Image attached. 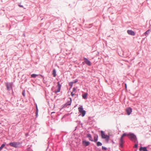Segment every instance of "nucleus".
Segmentation results:
<instances>
[{
    "label": "nucleus",
    "instance_id": "nucleus-18",
    "mask_svg": "<svg viewBox=\"0 0 151 151\" xmlns=\"http://www.w3.org/2000/svg\"><path fill=\"white\" fill-rule=\"evenodd\" d=\"M96 145L97 146H101L102 145V144L100 142H96Z\"/></svg>",
    "mask_w": 151,
    "mask_h": 151
},
{
    "label": "nucleus",
    "instance_id": "nucleus-9",
    "mask_svg": "<svg viewBox=\"0 0 151 151\" xmlns=\"http://www.w3.org/2000/svg\"><path fill=\"white\" fill-rule=\"evenodd\" d=\"M127 33L129 35H134L135 33L134 32L131 30H128L127 31Z\"/></svg>",
    "mask_w": 151,
    "mask_h": 151
},
{
    "label": "nucleus",
    "instance_id": "nucleus-25",
    "mask_svg": "<svg viewBox=\"0 0 151 151\" xmlns=\"http://www.w3.org/2000/svg\"><path fill=\"white\" fill-rule=\"evenodd\" d=\"M76 88H73V91H72V92H73V93H74V92H75V91H76Z\"/></svg>",
    "mask_w": 151,
    "mask_h": 151
},
{
    "label": "nucleus",
    "instance_id": "nucleus-3",
    "mask_svg": "<svg viewBox=\"0 0 151 151\" xmlns=\"http://www.w3.org/2000/svg\"><path fill=\"white\" fill-rule=\"evenodd\" d=\"M78 110L79 112L81 113L83 117L85 116L86 111L85 110H83L82 106H81L80 107L78 108Z\"/></svg>",
    "mask_w": 151,
    "mask_h": 151
},
{
    "label": "nucleus",
    "instance_id": "nucleus-32",
    "mask_svg": "<svg viewBox=\"0 0 151 151\" xmlns=\"http://www.w3.org/2000/svg\"><path fill=\"white\" fill-rule=\"evenodd\" d=\"M19 6H20V7H23V6H22V5H19Z\"/></svg>",
    "mask_w": 151,
    "mask_h": 151
},
{
    "label": "nucleus",
    "instance_id": "nucleus-15",
    "mask_svg": "<svg viewBox=\"0 0 151 151\" xmlns=\"http://www.w3.org/2000/svg\"><path fill=\"white\" fill-rule=\"evenodd\" d=\"M150 30H148L145 33V35L146 36H147L150 33Z\"/></svg>",
    "mask_w": 151,
    "mask_h": 151
},
{
    "label": "nucleus",
    "instance_id": "nucleus-20",
    "mask_svg": "<svg viewBox=\"0 0 151 151\" xmlns=\"http://www.w3.org/2000/svg\"><path fill=\"white\" fill-rule=\"evenodd\" d=\"M5 145L4 144H3L1 145V146L0 147V151H1L2 149L5 146Z\"/></svg>",
    "mask_w": 151,
    "mask_h": 151
},
{
    "label": "nucleus",
    "instance_id": "nucleus-29",
    "mask_svg": "<svg viewBox=\"0 0 151 151\" xmlns=\"http://www.w3.org/2000/svg\"><path fill=\"white\" fill-rule=\"evenodd\" d=\"M36 111H37V112H38V109L37 107V105H36Z\"/></svg>",
    "mask_w": 151,
    "mask_h": 151
},
{
    "label": "nucleus",
    "instance_id": "nucleus-11",
    "mask_svg": "<svg viewBox=\"0 0 151 151\" xmlns=\"http://www.w3.org/2000/svg\"><path fill=\"white\" fill-rule=\"evenodd\" d=\"M124 143V141L123 138H121L120 140V146L121 147H123V144Z\"/></svg>",
    "mask_w": 151,
    "mask_h": 151
},
{
    "label": "nucleus",
    "instance_id": "nucleus-12",
    "mask_svg": "<svg viewBox=\"0 0 151 151\" xmlns=\"http://www.w3.org/2000/svg\"><path fill=\"white\" fill-rule=\"evenodd\" d=\"M139 150L140 151H141L142 150L143 151H147L146 148L145 147H141L139 149Z\"/></svg>",
    "mask_w": 151,
    "mask_h": 151
},
{
    "label": "nucleus",
    "instance_id": "nucleus-2",
    "mask_svg": "<svg viewBox=\"0 0 151 151\" xmlns=\"http://www.w3.org/2000/svg\"><path fill=\"white\" fill-rule=\"evenodd\" d=\"M101 133L102 138L105 139L106 142H108L109 139V137L105 134L103 131H101Z\"/></svg>",
    "mask_w": 151,
    "mask_h": 151
},
{
    "label": "nucleus",
    "instance_id": "nucleus-16",
    "mask_svg": "<svg viewBox=\"0 0 151 151\" xmlns=\"http://www.w3.org/2000/svg\"><path fill=\"white\" fill-rule=\"evenodd\" d=\"M98 137L97 135L96 136H95L94 137V140H93L94 142H96L98 140Z\"/></svg>",
    "mask_w": 151,
    "mask_h": 151
},
{
    "label": "nucleus",
    "instance_id": "nucleus-10",
    "mask_svg": "<svg viewBox=\"0 0 151 151\" xmlns=\"http://www.w3.org/2000/svg\"><path fill=\"white\" fill-rule=\"evenodd\" d=\"M90 143V142L88 141H82V144L85 146H88L89 145Z\"/></svg>",
    "mask_w": 151,
    "mask_h": 151
},
{
    "label": "nucleus",
    "instance_id": "nucleus-6",
    "mask_svg": "<svg viewBox=\"0 0 151 151\" xmlns=\"http://www.w3.org/2000/svg\"><path fill=\"white\" fill-rule=\"evenodd\" d=\"M9 145L12 147H16L17 146V143L16 142H12L9 143Z\"/></svg>",
    "mask_w": 151,
    "mask_h": 151
},
{
    "label": "nucleus",
    "instance_id": "nucleus-33",
    "mask_svg": "<svg viewBox=\"0 0 151 151\" xmlns=\"http://www.w3.org/2000/svg\"><path fill=\"white\" fill-rule=\"evenodd\" d=\"M55 113V112H52L51 113V114H52V113Z\"/></svg>",
    "mask_w": 151,
    "mask_h": 151
},
{
    "label": "nucleus",
    "instance_id": "nucleus-24",
    "mask_svg": "<svg viewBox=\"0 0 151 151\" xmlns=\"http://www.w3.org/2000/svg\"><path fill=\"white\" fill-rule=\"evenodd\" d=\"M22 94L24 96H25V91L24 90L22 92Z\"/></svg>",
    "mask_w": 151,
    "mask_h": 151
},
{
    "label": "nucleus",
    "instance_id": "nucleus-1",
    "mask_svg": "<svg viewBox=\"0 0 151 151\" xmlns=\"http://www.w3.org/2000/svg\"><path fill=\"white\" fill-rule=\"evenodd\" d=\"M127 136L132 141L134 142H135L137 138L136 136L133 134L129 133L127 134Z\"/></svg>",
    "mask_w": 151,
    "mask_h": 151
},
{
    "label": "nucleus",
    "instance_id": "nucleus-7",
    "mask_svg": "<svg viewBox=\"0 0 151 151\" xmlns=\"http://www.w3.org/2000/svg\"><path fill=\"white\" fill-rule=\"evenodd\" d=\"M126 111L127 114L129 115L132 112V109L131 108L129 107L126 109Z\"/></svg>",
    "mask_w": 151,
    "mask_h": 151
},
{
    "label": "nucleus",
    "instance_id": "nucleus-28",
    "mask_svg": "<svg viewBox=\"0 0 151 151\" xmlns=\"http://www.w3.org/2000/svg\"><path fill=\"white\" fill-rule=\"evenodd\" d=\"M137 146H138V145L137 144H135L134 145V147L136 148L137 147Z\"/></svg>",
    "mask_w": 151,
    "mask_h": 151
},
{
    "label": "nucleus",
    "instance_id": "nucleus-13",
    "mask_svg": "<svg viewBox=\"0 0 151 151\" xmlns=\"http://www.w3.org/2000/svg\"><path fill=\"white\" fill-rule=\"evenodd\" d=\"M87 137L89 138L90 140L93 141V140H92V137L91 135L90 134H88L87 135Z\"/></svg>",
    "mask_w": 151,
    "mask_h": 151
},
{
    "label": "nucleus",
    "instance_id": "nucleus-22",
    "mask_svg": "<svg viewBox=\"0 0 151 151\" xmlns=\"http://www.w3.org/2000/svg\"><path fill=\"white\" fill-rule=\"evenodd\" d=\"M38 76L37 75H36V74H32V75H31V76L32 77L35 78L36 77V76Z\"/></svg>",
    "mask_w": 151,
    "mask_h": 151
},
{
    "label": "nucleus",
    "instance_id": "nucleus-21",
    "mask_svg": "<svg viewBox=\"0 0 151 151\" xmlns=\"http://www.w3.org/2000/svg\"><path fill=\"white\" fill-rule=\"evenodd\" d=\"M70 101L68 102L67 104V105H70L71 104V99L70 98Z\"/></svg>",
    "mask_w": 151,
    "mask_h": 151
},
{
    "label": "nucleus",
    "instance_id": "nucleus-34",
    "mask_svg": "<svg viewBox=\"0 0 151 151\" xmlns=\"http://www.w3.org/2000/svg\"><path fill=\"white\" fill-rule=\"evenodd\" d=\"M125 86L126 88H127V86H126V84H125Z\"/></svg>",
    "mask_w": 151,
    "mask_h": 151
},
{
    "label": "nucleus",
    "instance_id": "nucleus-31",
    "mask_svg": "<svg viewBox=\"0 0 151 151\" xmlns=\"http://www.w3.org/2000/svg\"><path fill=\"white\" fill-rule=\"evenodd\" d=\"M74 82V83H76L77 82V81H75L74 82Z\"/></svg>",
    "mask_w": 151,
    "mask_h": 151
},
{
    "label": "nucleus",
    "instance_id": "nucleus-4",
    "mask_svg": "<svg viewBox=\"0 0 151 151\" xmlns=\"http://www.w3.org/2000/svg\"><path fill=\"white\" fill-rule=\"evenodd\" d=\"M6 85L7 87V90H10L12 89V84L10 83H6Z\"/></svg>",
    "mask_w": 151,
    "mask_h": 151
},
{
    "label": "nucleus",
    "instance_id": "nucleus-26",
    "mask_svg": "<svg viewBox=\"0 0 151 151\" xmlns=\"http://www.w3.org/2000/svg\"><path fill=\"white\" fill-rule=\"evenodd\" d=\"M102 150H106L107 149L104 146H102Z\"/></svg>",
    "mask_w": 151,
    "mask_h": 151
},
{
    "label": "nucleus",
    "instance_id": "nucleus-17",
    "mask_svg": "<svg viewBox=\"0 0 151 151\" xmlns=\"http://www.w3.org/2000/svg\"><path fill=\"white\" fill-rule=\"evenodd\" d=\"M56 70L55 69H53V73L52 74L53 75V76L54 77H55L56 76Z\"/></svg>",
    "mask_w": 151,
    "mask_h": 151
},
{
    "label": "nucleus",
    "instance_id": "nucleus-14",
    "mask_svg": "<svg viewBox=\"0 0 151 151\" xmlns=\"http://www.w3.org/2000/svg\"><path fill=\"white\" fill-rule=\"evenodd\" d=\"M87 93H85L82 95V97L84 99H86L87 98Z\"/></svg>",
    "mask_w": 151,
    "mask_h": 151
},
{
    "label": "nucleus",
    "instance_id": "nucleus-30",
    "mask_svg": "<svg viewBox=\"0 0 151 151\" xmlns=\"http://www.w3.org/2000/svg\"><path fill=\"white\" fill-rule=\"evenodd\" d=\"M38 112L37 111H36V116H37L38 115Z\"/></svg>",
    "mask_w": 151,
    "mask_h": 151
},
{
    "label": "nucleus",
    "instance_id": "nucleus-8",
    "mask_svg": "<svg viewBox=\"0 0 151 151\" xmlns=\"http://www.w3.org/2000/svg\"><path fill=\"white\" fill-rule=\"evenodd\" d=\"M84 60L86 64L89 66H90L91 65L90 62L89 60H88V59H87L86 58H84Z\"/></svg>",
    "mask_w": 151,
    "mask_h": 151
},
{
    "label": "nucleus",
    "instance_id": "nucleus-19",
    "mask_svg": "<svg viewBox=\"0 0 151 151\" xmlns=\"http://www.w3.org/2000/svg\"><path fill=\"white\" fill-rule=\"evenodd\" d=\"M73 83L74 82H71L69 83V85L70 86V88H71L72 87Z\"/></svg>",
    "mask_w": 151,
    "mask_h": 151
},
{
    "label": "nucleus",
    "instance_id": "nucleus-5",
    "mask_svg": "<svg viewBox=\"0 0 151 151\" xmlns=\"http://www.w3.org/2000/svg\"><path fill=\"white\" fill-rule=\"evenodd\" d=\"M61 86L60 84V82H58V85L57 86V87L58 88V89L57 91H55V93L59 92L60 91Z\"/></svg>",
    "mask_w": 151,
    "mask_h": 151
},
{
    "label": "nucleus",
    "instance_id": "nucleus-27",
    "mask_svg": "<svg viewBox=\"0 0 151 151\" xmlns=\"http://www.w3.org/2000/svg\"><path fill=\"white\" fill-rule=\"evenodd\" d=\"M75 92H74V93H73V92H72L71 93V95L73 96H74V95L75 94Z\"/></svg>",
    "mask_w": 151,
    "mask_h": 151
},
{
    "label": "nucleus",
    "instance_id": "nucleus-23",
    "mask_svg": "<svg viewBox=\"0 0 151 151\" xmlns=\"http://www.w3.org/2000/svg\"><path fill=\"white\" fill-rule=\"evenodd\" d=\"M127 136V134L126 133H124L121 136V138H123V137L125 136Z\"/></svg>",
    "mask_w": 151,
    "mask_h": 151
}]
</instances>
